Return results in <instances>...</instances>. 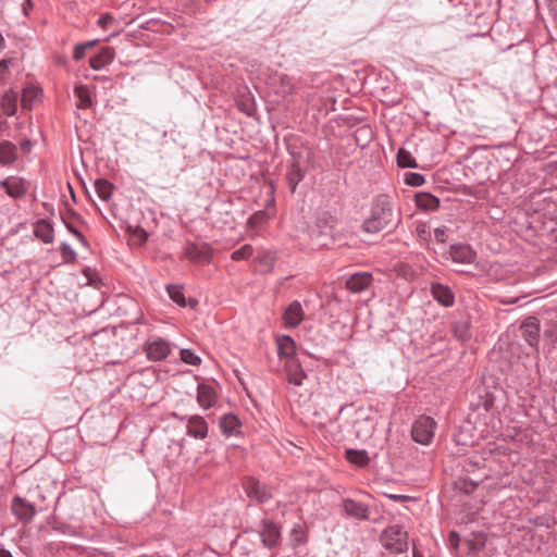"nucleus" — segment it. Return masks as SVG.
I'll use <instances>...</instances> for the list:
<instances>
[{"label": "nucleus", "instance_id": "1", "mask_svg": "<svg viewBox=\"0 0 557 557\" xmlns=\"http://www.w3.org/2000/svg\"><path fill=\"white\" fill-rule=\"evenodd\" d=\"M400 220V213L395 211L394 198L381 194L373 200L370 214L362 223V230L370 234H376L385 228L394 230Z\"/></svg>", "mask_w": 557, "mask_h": 557}, {"label": "nucleus", "instance_id": "2", "mask_svg": "<svg viewBox=\"0 0 557 557\" xmlns=\"http://www.w3.org/2000/svg\"><path fill=\"white\" fill-rule=\"evenodd\" d=\"M337 219L327 211L321 212L315 224L309 231V237L314 248L329 247L333 244L337 230Z\"/></svg>", "mask_w": 557, "mask_h": 557}, {"label": "nucleus", "instance_id": "3", "mask_svg": "<svg viewBox=\"0 0 557 557\" xmlns=\"http://www.w3.org/2000/svg\"><path fill=\"white\" fill-rule=\"evenodd\" d=\"M380 541L382 546L389 554H404L407 552L409 542L407 531L399 524H394L386 528L381 536Z\"/></svg>", "mask_w": 557, "mask_h": 557}, {"label": "nucleus", "instance_id": "4", "mask_svg": "<svg viewBox=\"0 0 557 557\" xmlns=\"http://www.w3.org/2000/svg\"><path fill=\"white\" fill-rule=\"evenodd\" d=\"M174 344L160 336H150L144 345L146 357L150 361H162L171 354Z\"/></svg>", "mask_w": 557, "mask_h": 557}, {"label": "nucleus", "instance_id": "5", "mask_svg": "<svg viewBox=\"0 0 557 557\" xmlns=\"http://www.w3.org/2000/svg\"><path fill=\"white\" fill-rule=\"evenodd\" d=\"M243 488L248 498L259 504H264L273 497L272 488L253 476L244 479Z\"/></svg>", "mask_w": 557, "mask_h": 557}, {"label": "nucleus", "instance_id": "6", "mask_svg": "<svg viewBox=\"0 0 557 557\" xmlns=\"http://www.w3.org/2000/svg\"><path fill=\"white\" fill-rule=\"evenodd\" d=\"M436 428V422L429 416H420L412 424V440L421 445L431 443Z\"/></svg>", "mask_w": 557, "mask_h": 557}, {"label": "nucleus", "instance_id": "7", "mask_svg": "<svg viewBox=\"0 0 557 557\" xmlns=\"http://www.w3.org/2000/svg\"><path fill=\"white\" fill-rule=\"evenodd\" d=\"M341 513L346 519H355L358 521H371V509L370 507L354 498H343L341 503Z\"/></svg>", "mask_w": 557, "mask_h": 557}, {"label": "nucleus", "instance_id": "8", "mask_svg": "<svg viewBox=\"0 0 557 557\" xmlns=\"http://www.w3.org/2000/svg\"><path fill=\"white\" fill-rule=\"evenodd\" d=\"M446 260L458 264H472L476 260V252L468 244L458 243L449 246L445 252Z\"/></svg>", "mask_w": 557, "mask_h": 557}, {"label": "nucleus", "instance_id": "9", "mask_svg": "<svg viewBox=\"0 0 557 557\" xmlns=\"http://www.w3.org/2000/svg\"><path fill=\"white\" fill-rule=\"evenodd\" d=\"M184 255L189 261L200 264L209 263L212 258L211 248L207 243H186Z\"/></svg>", "mask_w": 557, "mask_h": 557}, {"label": "nucleus", "instance_id": "10", "mask_svg": "<svg viewBox=\"0 0 557 557\" xmlns=\"http://www.w3.org/2000/svg\"><path fill=\"white\" fill-rule=\"evenodd\" d=\"M12 513L21 521L29 522L36 516V506L21 496H14L11 502Z\"/></svg>", "mask_w": 557, "mask_h": 557}, {"label": "nucleus", "instance_id": "11", "mask_svg": "<svg viewBox=\"0 0 557 557\" xmlns=\"http://www.w3.org/2000/svg\"><path fill=\"white\" fill-rule=\"evenodd\" d=\"M259 535L264 546L273 548L278 544L281 539L280 528L273 521L263 519L261 521Z\"/></svg>", "mask_w": 557, "mask_h": 557}, {"label": "nucleus", "instance_id": "12", "mask_svg": "<svg viewBox=\"0 0 557 557\" xmlns=\"http://www.w3.org/2000/svg\"><path fill=\"white\" fill-rule=\"evenodd\" d=\"M283 324L286 329L297 327L305 319V311L298 300L292 301L283 313Z\"/></svg>", "mask_w": 557, "mask_h": 557}, {"label": "nucleus", "instance_id": "13", "mask_svg": "<svg viewBox=\"0 0 557 557\" xmlns=\"http://www.w3.org/2000/svg\"><path fill=\"white\" fill-rule=\"evenodd\" d=\"M521 336L531 346L536 347L540 338V321L535 317L527 318L521 326Z\"/></svg>", "mask_w": 557, "mask_h": 557}, {"label": "nucleus", "instance_id": "14", "mask_svg": "<svg viewBox=\"0 0 557 557\" xmlns=\"http://www.w3.org/2000/svg\"><path fill=\"white\" fill-rule=\"evenodd\" d=\"M208 432L209 426L203 417L198 414L188 417L186 424L187 435L197 440H203L208 436Z\"/></svg>", "mask_w": 557, "mask_h": 557}, {"label": "nucleus", "instance_id": "15", "mask_svg": "<svg viewBox=\"0 0 557 557\" xmlns=\"http://www.w3.org/2000/svg\"><path fill=\"white\" fill-rule=\"evenodd\" d=\"M222 434L226 437L242 435V422L236 414L225 413L219 420Z\"/></svg>", "mask_w": 557, "mask_h": 557}, {"label": "nucleus", "instance_id": "16", "mask_svg": "<svg viewBox=\"0 0 557 557\" xmlns=\"http://www.w3.org/2000/svg\"><path fill=\"white\" fill-rule=\"evenodd\" d=\"M373 282L372 274L369 272H356L346 280V288L351 293H361L366 290Z\"/></svg>", "mask_w": 557, "mask_h": 557}, {"label": "nucleus", "instance_id": "17", "mask_svg": "<svg viewBox=\"0 0 557 557\" xmlns=\"http://www.w3.org/2000/svg\"><path fill=\"white\" fill-rule=\"evenodd\" d=\"M433 298L438 305L449 308L455 304V295L453 290L441 283H432L430 287Z\"/></svg>", "mask_w": 557, "mask_h": 557}, {"label": "nucleus", "instance_id": "18", "mask_svg": "<svg viewBox=\"0 0 557 557\" xmlns=\"http://www.w3.org/2000/svg\"><path fill=\"white\" fill-rule=\"evenodd\" d=\"M277 354L281 359L285 358L286 361L290 359H298L297 346L295 341L289 335H281L276 338Z\"/></svg>", "mask_w": 557, "mask_h": 557}, {"label": "nucleus", "instance_id": "19", "mask_svg": "<svg viewBox=\"0 0 557 557\" xmlns=\"http://www.w3.org/2000/svg\"><path fill=\"white\" fill-rule=\"evenodd\" d=\"M285 368L288 375L289 383L300 386L304 380L307 377L306 372L301 366V362L298 359H290V361H286Z\"/></svg>", "mask_w": 557, "mask_h": 557}, {"label": "nucleus", "instance_id": "20", "mask_svg": "<svg viewBox=\"0 0 557 557\" xmlns=\"http://www.w3.org/2000/svg\"><path fill=\"white\" fill-rule=\"evenodd\" d=\"M114 60V51L110 47H103L100 51L89 59V65L92 70L99 71L112 63Z\"/></svg>", "mask_w": 557, "mask_h": 557}, {"label": "nucleus", "instance_id": "21", "mask_svg": "<svg viewBox=\"0 0 557 557\" xmlns=\"http://www.w3.org/2000/svg\"><path fill=\"white\" fill-rule=\"evenodd\" d=\"M216 401V394L213 387L207 384H199L197 388V403L203 409H210Z\"/></svg>", "mask_w": 557, "mask_h": 557}, {"label": "nucleus", "instance_id": "22", "mask_svg": "<svg viewBox=\"0 0 557 557\" xmlns=\"http://www.w3.org/2000/svg\"><path fill=\"white\" fill-rule=\"evenodd\" d=\"M414 200L417 208L423 211H435L440 207V199L431 193H417Z\"/></svg>", "mask_w": 557, "mask_h": 557}, {"label": "nucleus", "instance_id": "23", "mask_svg": "<svg viewBox=\"0 0 557 557\" xmlns=\"http://www.w3.org/2000/svg\"><path fill=\"white\" fill-rule=\"evenodd\" d=\"M16 146L9 140L0 141V164L10 165L16 160Z\"/></svg>", "mask_w": 557, "mask_h": 557}, {"label": "nucleus", "instance_id": "24", "mask_svg": "<svg viewBox=\"0 0 557 557\" xmlns=\"http://www.w3.org/2000/svg\"><path fill=\"white\" fill-rule=\"evenodd\" d=\"M17 92L8 90L1 98V109L4 115L13 116L17 111Z\"/></svg>", "mask_w": 557, "mask_h": 557}, {"label": "nucleus", "instance_id": "25", "mask_svg": "<svg viewBox=\"0 0 557 557\" xmlns=\"http://www.w3.org/2000/svg\"><path fill=\"white\" fill-rule=\"evenodd\" d=\"M305 174L298 163L294 162L288 168L286 181L292 193L296 191L297 185L304 180Z\"/></svg>", "mask_w": 557, "mask_h": 557}, {"label": "nucleus", "instance_id": "26", "mask_svg": "<svg viewBox=\"0 0 557 557\" xmlns=\"http://www.w3.org/2000/svg\"><path fill=\"white\" fill-rule=\"evenodd\" d=\"M345 457L350 463H352L357 467H360V468L367 467L370 462L368 453H367V450H363V449L358 450V449L348 448L345 450Z\"/></svg>", "mask_w": 557, "mask_h": 557}, {"label": "nucleus", "instance_id": "27", "mask_svg": "<svg viewBox=\"0 0 557 557\" xmlns=\"http://www.w3.org/2000/svg\"><path fill=\"white\" fill-rule=\"evenodd\" d=\"M34 234L37 238H40L46 244H49L53 240V227L46 220H39L36 223Z\"/></svg>", "mask_w": 557, "mask_h": 557}, {"label": "nucleus", "instance_id": "28", "mask_svg": "<svg viewBox=\"0 0 557 557\" xmlns=\"http://www.w3.org/2000/svg\"><path fill=\"white\" fill-rule=\"evenodd\" d=\"M28 190V185L25 180L21 177H13L10 186H8V195L14 199L22 198Z\"/></svg>", "mask_w": 557, "mask_h": 557}, {"label": "nucleus", "instance_id": "29", "mask_svg": "<svg viewBox=\"0 0 557 557\" xmlns=\"http://www.w3.org/2000/svg\"><path fill=\"white\" fill-rule=\"evenodd\" d=\"M95 191L97 196L103 200L108 201L110 200L112 193H113V185L108 180L104 178H98L95 182Z\"/></svg>", "mask_w": 557, "mask_h": 557}, {"label": "nucleus", "instance_id": "30", "mask_svg": "<svg viewBox=\"0 0 557 557\" xmlns=\"http://www.w3.org/2000/svg\"><path fill=\"white\" fill-rule=\"evenodd\" d=\"M396 159H397V164L400 168H404V169L418 168V163H417L416 159L412 157V154L408 150H406L404 148H400L398 150Z\"/></svg>", "mask_w": 557, "mask_h": 557}, {"label": "nucleus", "instance_id": "31", "mask_svg": "<svg viewBox=\"0 0 557 557\" xmlns=\"http://www.w3.org/2000/svg\"><path fill=\"white\" fill-rule=\"evenodd\" d=\"M74 92L79 100V103L77 104L78 108L87 109L91 106L92 99L89 89L86 86H76Z\"/></svg>", "mask_w": 557, "mask_h": 557}, {"label": "nucleus", "instance_id": "32", "mask_svg": "<svg viewBox=\"0 0 557 557\" xmlns=\"http://www.w3.org/2000/svg\"><path fill=\"white\" fill-rule=\"evenodd\" d=\"M166 292L170 296V298L175 302L180 307H186L187 306V300L185 298V295L183 293V288L181 286H177V285H168L166 286Z\"/></svg>", "mask_w": 557, "mask_h": 557}, {"label": "nucleus", "instance_id": "33", "mask_svg": "<svg viewBox=\"0 0 557 557\" xmlns=\"http://www.w3.org/2000/svg\"><path fill=\"white\" fill-rule=\"evenodd\" d=\"M480 481L472 480L471 478L462 476L456 482V487L465 494H471L479 486Z\"/></svg>", "mask_w": 557, "mask_h": 557}, {"label": "nucleus", "instance_id": "34", "mask_svg": "<svg viewBox=\"0 0 557 557\" xmlns=\"http://www.w3.org/2000/svg\"><path fill=\"white\" fill-rule=\"evenodd\" d=\"M290 544L299 546L307 541L306 533L301 524H295L290 530Z\"/></svg>", "mask_w": 557, "mask_h": 557}, {"label": "nucleus", "instance_id": "35", "mask_svg": "<svg viewBox=\"0 0 557 557\" xmlns=\"http://www.w3.org/2000/svg\"><path fill=\"white\" fill-rule=\"evenodd\" d=\"M180 358L186 364L199 366L201 363V358L188 348L181 349Z\"/></svg>", "mask_w": 557, "mask_h": 557}, {"label": "nucleus", "instance_id": "36", "mask_svg": "<svg viewBox=\"0 0 557 557\" xmlns=\"http://www.w3.org/2000/svg\"><path fill=\"white\" fill-rule=\"evenodd\" d=\"M61 256L64 262L72 263L76 260V251L67 243H62L60 246Z\"/></svg>", "mask_w": 557, "mask_h": 557}, {"label": "nucleus", "instance_id": "37", "mask_svg": "<svg viewBox=\"0 0 557 557\" xmlns=\"http://www.w3.org/2000/svg\"><path fill=\"white\" fill-rule=\"evenodd\" d=\"M414 233L420 240L425 243L430 242L432 238L431 231L424 222L417 223Z\"/></svg>", "mask_w": 557, "mask_h": 557}, {"label": "nucleus", "instance_id": "38", "mask_svg": "<svg viewBox=\"0 0 557 557\" xmlns=\"http://www.w3.org/2000/svg\"><path fill=\"white\" fill-rule=\"evenodd\" d=\"M252 255V247L250 245H244L239 249H236L232 252V260L234 261H240L246 260Z\"/></svg>", "mask_w": 557, "mask_h": 557}, {"label": "nucleus", "instance_id": "39", "mask_svg": "<svg viewBox=\"0 0 557 557\" xmlns=\"http://www.w3.org/2000/svg\"><path fill=\"white\" fill-rule=\"evenodd\" d=\"M454 333L455 336L462 342L468 341L471 336L469 333L468 324L466 322L456 323L454 326Z\"/></svg>", "mask_w": 557, "mask_h": 557}, {"label": "nucleus", "instance_id": "40", "mask_svg": "<svg viewBox=\"0 0 557 557\" xmlns=\"http://www.w3.org/2000/svg\"><path fill=\"white\" fill-rule=\"evenodd\" d=\"M425 182L424 176L417 172H410L405 175V183L409 186L419 187Z\"/></svg>", "mask_w": 557, "mask_h": 557}, {"label": "nucleus", "instance_id": "41", "mask_svg": "<svg viewBox=\"0 0 557 557\" xmlns=\"http://www.w3.org/2000/svg\"><path fill=\"white\" fill-rule=\"evenodd\" d=\"M11 64L12 59L0 60V84L4 83L9 78Z\"/></svg>", "mask_w": 557, "mask_h": 557}, {"label": "nucleus", "instance_id": "42", "mask_svg": "<svg viewBox=\"0 0 557 557\" xmlns=\"http://www.w3.org/2000/svg\"><path fill=\"white\" fill-rule=\"evenodd\" d=\"M63 222H64L65 227L67 228V231L71 234H73L84 246H87V240L84 237V235L71 222H69L65 218H63Z\"/></svg>", "mask_w": 557, "mask_h": 557}, {"label": "nucleus", "instance_id": "43", "mask_svg": "<svg viewBox=\"0 0 557 557\" xmlns=\"http://www.w3.org/2000/svg\"><path fill=\"white\" fill-rule=\"evenodd\" d=\"M449 234V228L447 226L436 227L434 230V238L438 244H445Z\"/></svg>", "mask_w": 557, "mask_h": 557}, {"label": "nucleus", "instance_id": "44", "mask_svg": "<svg viewBox=\"0 0 557 557\" xmlns=\"http://www.w3.org/2000/svg\"><path fill=\"white\" fill-rule=\"evenodd\" d=\"M480 406L486 411H491L494 406V397L492 393L486 392Z\"/></svg>", "mask_w": 557, "mask_h": 557}, {"label": "nucleus", "instance_id": "45", "mask_svg": "<svg viewBox=\"0 0 557 557\" xmlns=\"http://www.w3.org/2000/svg\"><path fill=\"white\" fill-rule=\"evenodd\" d=\"M132 235L134 237L138 238L140 244L146 243V240L148 239V233L144 228H141L139 226L135 227L132 231Z\"/></svg>", "mask_w": 557, "mask_h": 557}, {"label": "nucleus", "instance_id": "46", "mask_svg": "<svg viewBox=\"0 0 557 557\" xmlns=\"http://www.w3.org/2000/svg\"><path fill=\"white\" fill-rule=\"evenodd\" d=\"M113 21V16L111 13L106 12L100 15V17L97 21V24L101 26L102 28H107L108 24Z\"/></svg>", "mask_w": 557, "mask_h": 557}, {"label": "nucleus", "instance_id": "47", "mask_svg": "<svg viewBox=\"0 0 557 557\" xmlns=\"http://www.w3.org/2000/svg\"><path fill=\"white\" fill-rule=\"evenodd\" d=\"M448 543H449L450 547L457 548L459 546V544H460V536H459V534L457 532H455V531L449 532Z\"/></svg>", "mask_w": 557, "mask_h": 557}, {"label": "nucleus", "instance_id": "48", "mask_svg": "<svg viewBox=\"0 0 557 557\" xmlns=\"http://www.w3.org/2000/svg\"><path fill=\"white\" fill-rule=\"evenodd\" d=\"M85 49L81 44H77L73 50V58L75 61H79L85 57Z\"/></svg>", "mask_w": 557, "mask_h": 557}, {"label": "nucleus", "instance_id": "49", "mask_svg": "<svg viewBox=\"0 0 557 557\" xmlns=\"http://www.w3.org/2000/svg\"><path fill=\"white\" fill-rule=\"evenodd\" d=\"M239 109L242 112H244L245 114H247L248 116H251L255 112V108H253V103H240L239 104Z\"/></svg>", "mask_w": 557, "mask_h": 557}, {"label": "nucleus", "instance_id": "50", "mask_svg": "<svg viewBox=\"0 0 557 557\" xmlns=\"http://www.w3.org/2000/svg\"><path fill=\"white\" fill-rule=\"evenodd\" d=\"M20 149L23 153H29L33 149V143L29 139H24L20 144Z\"/></svg>", "mask_w": 557, "mask_h": 557}, {"label": "nucleus", "instance_id": "51", "mask_svg": "<svg viewBox=\"0 0 557 557\" xmlns=\"http://www.w3.org/2000/svg\"><path fill=\"white\" fill-rule=\"evenodd\" d=\"M13 177L14 176H9L5 180L0 181V188L4 189L5 193H8V186H10L11 181L13 180Z\"/></svg>", "mask_w": 557, "mask_h": 557}, {"label": "nucleus", "instance_id": "52", "mask_svg": "<svg viewBox=\"0 0 557 557\" xmlns=\"http://www.w3.org/2000/svg\"><path fill=\"white\" fill-rule=\"evenodd\" d=\"M285 79H286V78H282V82H283V88H284V89H283V91H284V92H292L293 87H292V85H290V83H289L288 81L285 83Z\"/></svg>", "mask_w": 557, "mask_h": 557}, {"label": "nucleus", "instance_id": "53", "mask_svg": "<svg viewBox=\"0 0 557 557\" xmlns=\"http://www.w3.org/2000/svg\"><path fill=\"white\" fill-rule=\"evenodd\" d=\"M32 7H33L32 0H25V2L23 3V13L25 15H27L28 14L27 9L32 8Z\"/></svg>", "mask_w": 557, "mask_h": 557}, {"label": "nucleus", "instance_id": "54", "mask_svg": "<svg viewBox=\"0 0 557 557\" xmlns=\"http://www.w3.org/2000/svg\"><path fill=\"white\" fill-rule=\"evenodd\" d=\"M462 435H463L462 433H461V434H459V435H457V436H456V442H457L458 444L467 445V444H468V441H467V440H465V437H461Z\"/></svg>", "mask_w": 557, "mask_h": 557}, {"label": "nucleus", "instance_id": "55", "mask_svg": "<svg viewBox=\"0 0 557 557\" xmlns=\"http://www.w3.org/2000/svg\"><path fill=\"white\" fill-rule=\"evenodd\" d=\"M96 42H97V40H95V39H94V40H89V41L84 42V44H81V45H82V46L84 47V49L86 50V49H88V48H90V47L95 46V45H96Z\"/></svg>", "mask_w": 557, "mask_h": 557}, {"label": "nucleus", "instance_id": "56", "mask_svg": "<svg viewBox=\"0 0 557 557\" xmlns=\"http://www.w3.org/2000/svg\"><path fill=\"white\" fill-rule=\"evenodd\" d=\"M198 305V300L195 298H189L187 301V306L195 308Z\"/></svg>", "mask_w": 557, "mask_h": 557}, {"label": "nucleus", "instance_id": "57", "mask_svg": "<svg viewBox=\"0 0 557 557\" xmlns=\"http://www.w3.org/2000/svg\"><path fill=\"white\" fill-rule=\"evenodd\" d=\"M389 497H391L392 499H394V500H398V499H401L404 496L393 494V495H389Z\"/></svg>", "mask_w": 557, "mask_h": 557}, {"label": "nucleus", "instance_id": "58", "mask_svg": "<svg viewBox=\"0 0 557 557\" xmlns=\"http://www.w3.org/2000/svg\"><path fill=\"white\" fill-rule=\"evenodd\" d=\"M175 418H177L180 421H186L187 422V419L188 417L184 416V417H178L177 414L174 416Z\"/></svg>", "mask_w": 557, "mask_h": 557}, {"label": "nucleus", "instance_id": "59", "mask_svg": "<svg viewBox=\"0 0 557 557\" xmlns=\"http://www.w3.org/2000/svg\"><path fill=\"white\" fill-rule=\"evenodd\" d=\"M541 520H542V518L537 517V519H536L537 522L536 523H539L540 525H545V523L543 521H541ZM546 527L548 528L549 524H546Z\"/></svg>", "mask_w": 557, "mask_h": 557}, {"label": "nucleus", "instance_id": "60", "mask_svg": "<svg viewBox=\"0 0 557 557\" xmlns=\"http://www.w3.org/2000/svg\"><path fill=\"white\" fill-rule=\"evenodd\" d=\"M541 520H542V518L537 517V519H536L537 522L536 523H539L540 525H545V523L543 521H541ZM546 527L548 528L549 524H546Z\"/></svg>", "mask_w": 557, "mask_h": 557}, {"label": "nucleus", "instance_id": "61", "mask_svg": "<svg viewBox=\"0 0 557 557\" xmlns=\"http://www.w3.org/2000/svg\"><path fill=\"white\" fill-rule=\"evenodd\" d=\"M541 520H542V518L537 517V519H536L537 522L536 523H539L540 525H545V523L543 521H541ZM546 527L548 528L549 524H546Z\"/></svg>", "mask_w": 557, "mask_h": 557}, {"label": "nucleus", "instance_id": "62", "mask_svg": "<svg viewBox=\"0 0 557 557\" xmlns=\"http://www.w3.org/2000/svg\"><path fill=\"white\" fill-rule=\"evenodd\" d=\"M1 557H12V555H11V553L5 552V554H4V555H2Z\"/></svg>", "mask_w": 557, "mask_h": 557}]
</instances>
